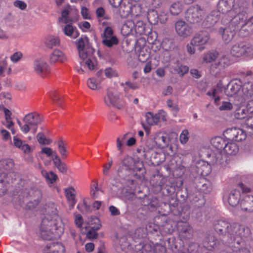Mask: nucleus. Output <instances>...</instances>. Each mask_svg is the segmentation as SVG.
I'll return each instance as SVG.
<instances>
[{"mask_svg": "<svg viewBox=\"0 0 253 253\" xmlns=\"http://www.w3.org/2000/svg\"><path fill=\"white\" fill-rule=\"evenodd\" d=\"M211 163L216 164L221 167L226 166L230 161V157L226 154H223L222 151H217L210 155Z\"/></svg>", "mask_w": 253, "mask_h": 253, "instance_id": "nucleus-14", "label": "nucleus"}, {"mask_svg": "<svg viewBox=\"0 0 253 253\" xmlns=\"http://www.w3.org/2000/svg\"><path fill=\"white\" fill-rule=\"evenodd\" d=\"M198 172L201 175H207L210 172V169L208 164L204 161L199 162L196 165Z\"/></svg>", "mask_w": 253, "mask_h": 253, "instance_id": "nucleus-34", "label": "nucleus"}, {"mask_svg": "<svg viewBox=\"0 0 253 253\" xmlns=\"http://www.w3.org/2000/svg\"><path fill=\"white\" fill-rule=\"evenodd\" d=\"M63 248L62 245L58 242H51L47 244L43 250V253H58Z\"/></svg>", "mask_w": 253, "mask_h": 253, "instance_id": "nucleus-31", "label": "nucleus"}, {"mask_svg": "<svg viewBox=\"0 0 253 253\" xmlns=\"http://www.w3.org/2000/svg\"><path fill=\"white\" fill-rule=\"evenodd\" d=\"M243 83L242 74H241V79L231 81L227 84L225 88V93L228 96H232L237 94L240 90L241 86H243Z\"/></svg>", "mask_w": 253, "mask_h": 253, "instance_id": "nucleus-13", "label": "nucleus"}, {"mask_svg": "<svg viewBox=\"0 0 253 253\" xmlns=\"http://www.w3.org/2000/svg\"><path fill=\"white\" fill-rule=\"evenodd\" d=\"M104 102L108 106H113L121 109L125 105V102L122 100L119 95L111 90H107L106 95L104 97Z\"/></svg>", "mask_w": 253, "mask_h": 253, "instance_id": "nucleus-10", "label": "nucleus"}, {"mask_svg": "<svg viewBox=\"0 0 253 253\" xmlns=\"http://www.w3.org/2000/svg\"><path fill=\"white\" fill-rule=\"evenodd\" d=\"M22 56V53L20 51H18L15 52L10 56V59L13 62L16 63L18 62Z\"/></svg>", "mask_w": 253, "mask_h": 253, "instance_id": "nucleus-57", "label": "nucleus"}, {"mask_svg": "<svg viewBox=\"0 0 253 253\" xmlns=\"http://www.w3.org/2000/svg\"><path fill=\"white\" fill-rule=\"evenodd\" d=\"M134 160L130 156H126L119 164L117 174L125 179L134 170Z\"/></svg>", "mask_w": 253, "mask_h": 253, "instance_id": "nucleus-5", "label": "nucleus"}, {"mask_svg": "<svg viewBox=\"0 0 253 253\" xmlns=\"http://www.w3.org/2000/svg\"><path fill=\"white\" fill-rule=\"evenodd\" d=\"M147 19L150 23L151 24H157L158 20V14L156 11L152 10L148 12Z\"/></svg>", "mask_w": 253, "mask_h": 253, "instance_id": "nucleus-38", "label": "nucleus"}, {"mask_svg": "<svg viewBox=\"0 0 253 253\" xmlns=\"http://www.w3.org/2000/svg\"><path fill=\"white\" fill-rule=\"evenodd\" d=\"M14 167L13 161L11 159H5L0 160V177H7L6 172L11 171Z\"/></svg>", "mask_w": 253, "mask_h": 253, "instance_id": "nucleus-20", "label": "nucleus"}, {"mask_svg": "<svg viewBox=\"0 0 253 253\" xmlns=\"http://www.w3.org/2000/svg\"><path fill=\"white\" fill-rule=\"evenodd\" d=\"M219 18V11L218 10H213L207 16L203 22L202 25L206 28H211L218 22Z\"/></svg>", "mask_w": 253, "mask_h": 253, "instance_id": "nucleus-19", "label": "nucleus"}, {"mask_svg": "<svg viewBox=\"0 0 253 253\" xmlns=\"http://www.w3.org/2000/svg\"><path fill=\"white\" fill-rule=\"evenodd\" d=\"M188 135L189 132L187 129L182 130L180 135V141L181 143L185 144L187 142L189 139Z\"/></svg>", "mask_w": 253, "mask_h": 253, "instance_id": "nucleus-54", "label": "nucleus"}, {"mask_svg": "<svg viewBox=\"0 0 253 253\" xmlns=\"http://www.w3.org/2000/svg\"><path fill=\"white\" fill-rule=\"evenodd\" d=\"M125 84L127 86L128 88L125 87L124 91L127 92L128 90V88L133 90H135L139 87V84L136 82H131L130 81H127L125 82Z\"/></svg>", "mask_w": 253, "mask_h": 253, "instance_id": "nucleus-51", "label": "nucleus"}, {"mask_svg": "<svg viewBox=\"0 0 253 253\" xmlns=\"http://www.w3.org/2000/svg\"><path fill=\"white\" fill-rule=\"evenodd\" d=\"M244 244V241L243 240V242L239 245L236 243L231 244V246L234 248L233 249L234 252L237 253H253V250L251 251L249 248L247 247L241 248V246Z\"/></svg>", "mask_w": 253, "mask_h": 253, "instance_id": "nucleus-35", "label": "nucleus"}, {"mask_svg": "<svg viewBox=\"0 0 253 253\" xmlns=\"http://www.w3.org/2000/svg\"><path fill=\"white\" fill-rule=\"evenodd\" d=\"M86 58H87V59L85 62H84V61L80 62L81 66H84L86 65L89 70H93L95 67V61L93 60V54L90 56H87ZM83 60H84L83 59Z\"/></svg>", "mask_w": 253, "mask_h": 253, "instance_id": "nucleus-41", "label": "nucleus"}, {"mask_svg": "<svg viewBox=\"0 0 253 253\" xmlns=\"http://www.w3.org/2000/svg\"><path fill=\"white\" fill-rule=\"evenodd\" d=\"M175 29L177 34L181 37L186 38L191 34V27L184 21L178 20L175 23Z\"/></svg>", "mask_w": 253, "mask_h": 253, "instance_id": "nucleus-18", "label": "nucleus"}, {"mask_svg": "<svg viewBox=\"0 0 253 253\" xmlns=\"http://www.w3.org/2000/svg\"><path fill=\"white\" fill-rule=\"evenodd\" d=\"M182 9V4L179 2L172 3L169 7V11L172 15H177Z\"/></svg>", "mask_w": 253, "mask_h": 253, "instance_id": "nucleus-39", "label": "nucleus"}, {"mask_svg": "<svg viewBox=\"0 0 253 253\" xmlns=\"http://www.w3.org/2000/svg\"><path fill=\"white\" fill-rule=\"evenodd\" d=\"M96 17L99 22L102 19L109 20L110 16L106 14L104 8L102 7H98L95 11Z\"/></svg>", "mask_w": 253, "mask_h": 253, "instance_id": "nucleus-37", "label": "nucleus"}, {"mask_svg": "<svg viewBox=\"0 0 253 253\" xmlns=\"http://www.w3.org/2000/svg\"><path fill=\"white\" fill-rule=\"evenodd\" d=\"M218 56V53L216 51L209 52L205 54L203 57V60L206 63H210L214 61Z\"/></svg>", "mask_w": 253, "mask_h": 253, "instance_id": "nucleus-43", "label": "nucleus"}, {"mask_svg": "<svg viewBox=\"0 0 253 253\" xmlns=\"http://www.w3.org/2000/svg\"><path fill=\"white\" fill-rule=\"evenodd\" d=\"M241 198L240 190L237 189L232 190L229 193L228 197V201L229 205L232 207H236L239 203Z\"/></svg>", "mask_w": 253, "mask_h": 253, "instance_id": "nucleus-24", "label": "nucleus"}, {"mask_svg": "<svg viewBox=\"0 0 253 253\" xmlns=\"http://www.w3.org/2000/svg\"><path fill=\"white\" fill-rule=\"evenodd\" d=\"M247 3L244 1L235 2V0H219L217 8L222 13L221 23L223 25L231 23L237 26L245 17V9Z\"/></svg>", "mask_w": 253, "mask_h": 253, "instance_id": "nucleus-2", "label": "nucleus"}, {"mask_svg": "<svg viewBox=\"0 0 253 253\" xmlns=\"http://www.w3.org/2000/svg\"><path fill=\"white\" fill-rule=\"evenodd\" d=\"M215 232L221 237L222 241L231 244L238 245L243 242V237H248L250 234V229L248 227L237 223H230L226 220H218L213 224Z\"/></svg>", "mask_w": 253, "mask_h": 253, "instance_id": "nucleus-1", "label": "nucleus"}, {"mask_svg": "<svg viewBox=\"0 0 253 253\" xmlns=\"http://www.w3.org/2000/svg\"><path fill=\"white\" fill-rule=\"evenodd\" d=\"M133 26L135 31L140 35L143 34L145 33V25L141 21H138L135 23H133Z\"/></svg>", "mask_w": 253, "mask_h": 253, "instance_id": "nucleus-48", "label": "nucleus"}, {"mask_svg": "<svg viewBox=\"0 0 253 253\" xmlns=\"http://www.w3.org/2000/svg\"><path fill=\"white\" fill-rule=\"evenodd\" d=\"M208 244L209 247L215 248L217 247L218 241L214 236H211L209 238Z\"/></svg>", "mask_w": 253, "mask_h": 253, "instance_id": "nucleus-56", "label": "nucleus"}, {"mask_svg": "<svg viewBox=\"0 0 253 253\" xmlns=\"http://www.w3.org/2000/svg\"><path fill=\"white\" fill-rule=\"evenodd\" d=\"M230 53L233 56L237 57L243 55L251 57L252 45H246L244 42L236 43L232 46Z\"/></svg>", "mask_w": 253, "mask_h": 253, "instance_id": "nucleus-9", "label": "nucleus"}, {"mask_svg": "<svg viewBox=\"0 0 253 253\" xmlns=\"http://www.w3.org/2000/svg\"><path fill=\"white\" fill-rule=\"evenodd\" d=\"M38 141L40 144L49 145L51 143V140L47 139L42 133H39L37 135Z\"/></svg>", "mask_w": 253, "mask_h": 253, "instance_id": "nucleus-49", "label": "nucleus"}, {"mask_svg": "<svg viewBox=\"0 0 253 253\" xmlns=\"http://www.w3.org/2000/svg\"><path fill=\"white\" fill-rule=\"evenodd\" d=\"M7 58L6 57L4 59L0 61V76L1 75L7 67Z\"/></svg>", "mask_w": 253, "mask_h": 253, "instance_id": "nucleus-59", "label": "nucleus"}, {"mask_svg": "<svg viewBox=\"0 0 253 253\" xmlns=\"http://www.w3.org/2000/svg\"><path fill=\"white\" fill-rule=\"evenodd\" d=\"M58 148L61 158L63 159L66 158L67 156V150L65 144L62 139H60L58 142Z\"/></svg>", "mask_w": 253, "mask_h": 253, "instance_id": "nucleus-47", "label": "nucleus"}, {"mask_svg": "<svg viewBox=\"0 0 253 253\" xmlns=\"http://www.w3.org/2000/svg\"><path fill=\"white\" fill-rule=\"evenodd\" d=\"M178 230L182 236L190 238L192 235V229L188 223L181 222L178 225Z\"/></svg>", "mask_w": 253, "mask_h": 253, "instance_id": "nucleus-30", "label": "nucleus"}, {"mask_svg": "<svg viewBox=\"0 0 253 253\" xmlns=\"http://www.w3.org/2000/svg\"><path fill=\"white\" fill-rule=\"evenodd\" d=\"M87 84L88 86L91 89L95 90L97 88L98 83L93 78L89 79L87 82Z\"/></svg>", "mask_w": 253, "mask_h": 253, "instance_id": "nucleus-55", "label": "nucleus"}, {"mask_svg": "<svg viewBox=\"0 0 253 253\" xmlns=\"http://www.w3.org/2000/svg\"><path fill=\"white\" fill-rule=\"evenodd\" d=\"M210 39L209 33L206 31H201L196 33L191 41V44L194 46H199V50L200 51L205 49L203 46L207 43Z\"/></svg>", "mask_w": 253, "mask_h": 253, "instance_id": "nucleus-11", "label": "nucleus"}, {"mask_svg": "<svg viewBox=\"0 0 253 253\" xmlns=\"http://www.w3.org/2000/svg\"><path fill=\"white\" fill-rule=\"evenodd\" d=\"M245 126L248 129L253 130V116L247 119L245 124Z\"/></svg>", "mask_w": 253, "mask_h": 253, "instance_id": "nucleus-64", "label": "nucleus"}, {"mask_svg": "<svg viewBox=\"0 0 253 253\" xmlns=\"http://www.w3.org/2000/svg\"><path fill=\"white\" fill-rule=\"evenodd\" d=\"M17 124L20 126L21 130L25 134L27 133L30 130L35 133L37 130V126L33 125V124L23 119V123L17 120Z\"/></svg>", "mask_w": 253, "mask_h": 253, "instance_id": "nucleus-23", "label": "nucleus"}, {"mask_svg": "<svg viewBox=\"0 0 253 253\" xmlns=\"http://www.w3.org/2000/svg\"><path fill=\"white\" fill-rule=\"evenodd\" d=\"M240 207L242 211L246 213L253 212V196H245L241 201Z\"/></svg>", "mask_w": 253, "mask_h": 253, "instance_id": "nucleus-21", "label": "nucleus"}, {"mask_svg": "<svg viewBox=\"0 0 253 253\" xmlns=\"http://www.w3.org/2000/svg\"><path fill=\"white\" fill-rule=\"evenodd\" d=\"M239 186L244 193H248L253 191V187L251 188L243 183H240Z\"/></svg>", "mask_w": 253, "mask_h": 253, "instance_id": "nucleus-63", "label": "nucleus"}, {"mask_svg": "<svg viewBox=\"0 0 253 253\" xmlns=\"http://www.w3.org/2000/svg\"><path fill=\"white\" fill-rule=\"evenodd\" d=\"M9 181L7 177H0V197L3 196L7 191V184Z\"/></svg>", "mask_w": 253, "mask_h": 253, "instance_id": "nucleus-46", "label": "nucleus"}, {"mask_svg": "<svg viewBox=\"0 0 253 253\" xmlns=\"http://www.w3.org/2000/svg\"><path fill=\"white\" fill-rule=\"evenodd\" d=\"M49 59L51 63H55L56 62L63 63L66 61L67 58L62 51L57 49L53 51Z\"/></svg>", "mask_w": 253, "mask_h": 253, "instance_id": "nucleus-25", "label": "nucleus"}, {"mask_svg": "<svg viewBox=\"0 0 253 253\" xmlns=\"http://www.w3.org/2000/svg\"><path fill=\"white\" fill-rule=\"evenodd\" d=\"M205 14V11L198 5L191 6L187 10L185 17L190 23H197L201 21Z\"/></svg>", "mask_w": 253, "mask_h": 253, "instance_id": "nucleus-7", "label": "nucleus"}, {"mask_svg": "<svg viewBox=\"0 0 253 253\" xmlns=\"http://www.w3.org/2000/svg\"><path fill=\"white\" fill-rule=\"evenodd\" d=\"M239 150L238 145L234 142H229L227 141L223 151L226 155H235Z\"/></svg>", "mask_w": 253, "mask_h": 253, "instance_id": "nucleus-32", "label": "nucleus"}, {"mask_svg": "<svg viewBox=\"0 0 253 253\" xmlns=\"http://www.w3.org/2000/svg\"><path fill=\"white\" fill-rule=\"evenodd\" d=\"M60 40L57 37H49L46 41V45L47 47L52 48L54 46H59Z\"/></svg>", "mask_w": 253, "mask_h": 253, "instance_id": "nucleus-40", "label": "nucleus"}, {"mask_svg": "<svg viewBox=\"0 0 253 253\" xmlns=\"http://www.w3.org/2000/svg\"><path fill=\"white\" fill-rule=\"evenodd\" d=\"M73 10L69 4L65 7L61 12V17L60 18L64 23L67 24L63 28V31L64 34L72 38L76 39L80 35L79 31L75 27H73L70 23L73 21L72 18H70L69 15Z\"/></svg>", "mask_w": 253, "mask_h": 253, "instance_id": "nucleus-4", "label": "nucleus"}, {"mask_svg": "<svg viewBox=\"0 0 253 253\" xmlns=\"http://www.w3.org/2000/svg\"><path fill=\"white\" fill-rule=\"evenodd\" d=\"M158 148L154 138H149L146 142L145 147L143 149V152L145 153L146 151L153 150Z\"/></svg>", "mask_w": 253, "mask_h": 253, "instance_id": "nucleus-44", "label": "nucleus"}, {"mask_svg": "<svg viewBox=\"0 0 253 253\" xmlns=\"http://www.w3.org/2000/svg\"><path fill=\"white\" fill-rule=\"evenodd\" d=\"M253 79V73L251 71L242 72L243 82L242 91L252 101H253V84L251 82Z\"/></svg>", "mask_w": 253, "mask_h": 253, "instance_id": "nucleus-8", "label": "nucleus"}, {"mask_svg": "<svg viewBox=\"0 0 253 253\" xmlns=\"http://www.w3.org/2000/svg\"><path fill=\"white\" fill-rule=\"evenodd\" d=\"M58 170L62 173H66L68 170V167L66 164L61 161L54 164Z\"/></svg>", "mask_w": 253, "mask_h": 253, "instance_id": "nucleus-50", "label": "nucleus"}, {"mask_svg": "<svg viewBox=\"0 0 253 253\" xmlns=\"http://www.w3.org/2000/svg\"><path fill=\"white\" fill-rule=\"evenodd\" d=\"M173 69L176 73L182 77L188 72L189 67L186 65L177 63Z\"/></svg>", "mask_w": 253, "mask_h": 253, "instance_id": "nucleus-45", "label": "nucleus"}, {"mask_svg": "<svg viewBox=\"0 0 253 253\" xmlns=\"http://www.w3.org/2000/svg\"><path fill=\"white\" fill-rule=\"evenodd\" d=\"M245 109H239L235 113V117L238 119L242 120L246 118V114Z\"/></svg>", "mask_w": 253, "mask_h": 253, "instance_id": "nucleus-58", "label": "nucleus"}, {"mask_svg": "<svg viewBox=\"0 0 253 253\" xmlns=\"http://www.w3.org/2000/svg\"><path fill=\"white\" fill-rule=\"evenodd\" d=\"M176 161L174 159H172L169 163L168 165L169 168L170 170H176L177 169H179L180 170H182L184 169V167L181 165L177 166L175 165Z\"/></svg>", "mask_w": 253, "mask_h": 253, "instance_id": "nucleus-53", "label": "nucleus"}, {"mask_svg": "<svg viewBox=\"0 0 253 253\" xmlns=\"http://www.w3.org/2000/svg\"><path fill=\"white\" fill-rule=\"evenodd\" d=\"M24 119L33 124V125L38 126V125L42 123V120L40 114L36 112L30 113L26 115Z\"/></svg>", "mask_w": 253, "mask_h": 253, "instance_id": "nucleus-27", "label": "nucleus"}, {"mask_svg": "<svg viewBox=\"0 0 253 253\" xmlns=\"http://www.w3.org/2000/svg\"><path fill=\"white\" fill-rule=\"evenodd\" d=\"M42 174L51 183L55 182L58 177L57 174L52 171L47 172L46 170H43L42 171Z\"/></svg>", "mask_w": 253, "mask_h": 253, "instance_id": "nucleus-42", "label": "nucleus"}, {"mask_svg": "<svg viewBox=\"0 0 253 253\" xmlns=\"http://www.w3.org/2000/svg\"><path fill=\"white\" fill-rule=\"evenodd\" d=\"M233 106L230 102H223L222 105L219 107L220 110H230L232 109Z\"/></svg>", "mask_w": 253, "mask_h": 253, "instance_id": "nucleus-60", "label": "nucleus"}, {"mask_svg": "<svg viewBox=\"0 0 253 253\" xmlns=\"http://www.w3.org/2000/svg\"><path fill=\"white\" fill-rule=\"evenodd\" d=\"M102 43L108 47H111L114 45H117L119 43V40L116 36L109 37L108 38H102Z\"/></svg>", "mask_w": 253, "mask_h": 253, "instance_id": "nucleus-36", "label": "nucleus"}, {"mask_svg": "<svg viewBox=\"0 0 253 253\" xmlns=\"http://www.w3.org/2000/svg\"><path fill=\"white\" fill-rule=\"evenodd\" d=\"M227 25H228V26L226 28H220L219 33L222 35L223 41L225 43H229L235 35V31L239 29L234 28L231 23H228Z\"/></svg>", "mask_w": 253, "mask_h": 253, "instance_id": "nucleus-15", "label": "nucleus"}, {"mask_svg": "<svg viewBox=\"0 0 253 253\" xmlns=\"http://www.w3.org/2000/svg\"><path fill=\"white\" fill-rule=\"evenodd\" d=\"M225 133L229 139L236 141L244 140L247 137L246 133L243 129L237 127L227 128Z\"/></svg>", "mask_w": 253, "mask_h": 253, "instance_id": "nucleus-12", "label": "nucleus"}, {"mask_svg": "<svg viewBox=\"0 0 253 253\" xmlns=\"http://www.w3.org/2000/svg\"><path fill=\"white\" fill-rule=\"evenodd\" d=\"M246 18H247V13L246 11V9H245V17L244 18H243V20H241L240 22H239V24L237 26H234L233 25L235 29H238L239 30H240V32H242V31H246L247 30L248 32V34L252 32L253 30V24L250 21V20L248 19L247 21H246Z\"/></svg>", "mask_w": 253, "mask_h": 253, "instance_id": "nucleus-22", "label": "nucleus"}, {"mask_svg": "<svg viewBox=\"0 0 253 253\" xmlns=\"http://www.w3.org/2000/svg\"><path fill=\"white\" fill-rule=\"evenodd\" d=\"M114 31L112 28L110 26H106L103 31L101 35L102 38H108L109 37L114 36Z\"/></svg>", "mask_w": 253, "mask_h": 253, "instance_id": "nucleus-52", "label": "nucleus"}, {"mask_svg": "<svg viewBox=\"0 0 253 253\" xmlns=\"http://www.w3.org/2000/svg\"><path fill=\"white\" fill-rule=\"evenodd\" d=\"M79 56L81 59L84 60L87 56L93 55L94 48L89 42V40L86 36H82L77 42Z\"/></svg>", "mask_w": 253, "mask_h": 253, "instance_id": "nucleus-6", "label": "nucleus"}, {"mask_svg": "<svg viewBox=\"0 0 253 253\" xmlns=\"http://www.w3.org/2000/svg\"><path fill=\"white\" fill-rule=\"evenodd\" d=\"M34 70L37 75L43 77L49 72V67L43 59L39 58L34 62Z\"/></svg>", "mask_w": 253, "mask_h": 253, "instance_id": "nucleus-16", "label": "nucleus"}, {"mask_svg": "<svg viewBox=\"0 0 253 253\" xmlns=\"http://www.w3.org/2000/svg\"><path fill=\"white\" fill-rule=\"evenodd\" d=\"M40 231L41 237L44 240L59 238L64 232L60 218L53 219L49 215L45 216L42 220Z\"/></svg>", "mask_w": 253, "mask_h": 253, "instance_id": "nucleus-3", "label": "nucleus"}, {"mask_svg": "<svg viewBox=\"0 0 253 253\" xmlns=\"http://www.w3.org/2000/svg\"><path fill=\"white\" fill-rule=\"evenodd\" d=\"M65 195L68 199L69 205L72 208H73L77 202L76 199V193L75 189L73 187H70L65 189Z\"/></svg>", "mask_w": 253, "mask_h": 253, "instance_id": "nucleus-26", "label": "nucleus"}, {"mask_svg": "<svg viewBox=\"0 0 253 253\" xmlns=\"http://www.w3.org/2000/svg\"><path fill=\"white\" fill-rule=\"evenodd\" d=\"M14 5L21 10H24L27 7V4L25 2L19 0H16L14 2Z\"/></svg>", "mask_w": 253, "mask_h": 253, "instance_id": "nucleus-62", "label": "nucleus"}, {"mask_svg": "<svg viewBox=\"0 0 253 253\" xmlns=\"http://www.w3.org/2000/svg\"><path fill=\"white\" fill-rule=\"evenodd\" d=\"M153 138L158 148L163 146L162 142V134L161 133L156 134Z\"/></svg>", "mask_w": 253, "mask_h": 253, "instance_id": "nucleus-61", "label": "nucleus"}, {"mask_svg": "<svg viewBox=\"0 0 253 253\" xmlns=\"http://www.w3.org/2000/svg\"><path fill=\"white\" fill-rule=\"evenodd\" d=\"M146 121L149 125L157 124L161 119V115L159 114H153L150 112L146 113L145 115Z\"/></svg>", "mask_w": 253, "mask_h": 253, "instance_id": "nucleus-33", "label": "nucleus"}, {"mask_svg": "<svg viewBox=\"0 0 253 253\" xmlns=\"http://www.w3.org/2000/svg\"><path fill=\"white\" fill-rule=\"evenodd\" d=\"M227 140L221 137H215L211 140V145L217 149V151H222L223 150Z\"/></svg>", "mask_w": 253, "mask_h": 253, "instance_id": "nucleus-28", "label": "nucleus"}, {"mask_svg": "<svg viewBox=\"0 0 253 253\" xmlns=\"http://www.w3.org/2000/svg\"><path fill=\"white\" fill-rule=\"evenodd\" d=\"M231 63V62L228 56H222L217 62L211 64V69L212 72L218 73L228 67Z\"/></svg>", "mask_w": 253, "mask_h": 253, "instance_id": "nucleus-17", "label": "nucleus"}, {"mask_svg": "<svg viewBox=\"0 0 253 253\" xmlns=\"http://www.w3.org/2000/svg\"><path fill=\"white\" fill-rule=\"evenodd\" d=\"M35 197V199L33 201H30L28 202L26 204V207L27 209L31 210L35 208L40 203V200L42 198V193L41 191L38 189L32 190Z\"/></svg>", "mask_w": 253, "mask_h": 253, "instance_id": "nucleus-29", "label": "nucleus"}]
</instances>
